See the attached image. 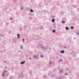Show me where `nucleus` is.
<instances>
[{"label": "nucleus", "mask_w": 79, "mask_h": 79, "mask_svg": "<svg viewBox=\"0 0 79 79\" xmlns=\"http://www.w3.org/2000/svg\"><path fill=\"white\" fill-rule=\"evenodd\" d=\"M8 71L7 70H5V73H6V72H7Z\"/></svg>", "instance_id": "obj_38"}, {"label": "nucleus", "mask_w": 79, "mask_h": 79, "mask_svg": "<svg viewBox=\"0 0 79 79\" xmlns=\"http://www.w3.org/2000/svg\"><path fill=\"white\" fill-rule=\"evenodd\" d=\"M40 57H41V58H44V56H43V55H41Z\"/></svg>", "instance_id": "obj_20"}, {"label": "nucleus", "mask_w": 79, "mask_h": 79, "mask_svg": "<svg viewBox=\"0 0 79 79\" xmlns=\"http://www.w3.org/2000/svg\"><path fill=\"white\" fill-rule=\"evenodd\" d=\"M27 43H29V41H27Z\"/></svg>", "instance_id": "obj_48"}, {"label": "nucleus", "mask_w": 79, "mask_h": 79, "mask_svg": "<svg viewBox=\"0 0 79 79\" xmlns=\"http://www.w3.org/2000/svg\"><path fill=\"white\" fill-rule=\"evenodd\" d=\"M30 11L31 13H32V12H34V11H33V10H32V9H30Z\"/></svg>", "instance_id": "obj_18"}, {"label": "nucleus", "mask_w": 79, "mask_h": 79, "mask_svg": "<svg viewBox=\"0 0 79 79\" xmlns=\"http://www.w3.org/2000/svg\"><path fill=\"white\" fill-rule=\"evenodd\" d=\"M25 63H26V61L24 60L23 61L21 62H20V64H24Z\"/></svg>", "instance_id": "obj_6"}, {"label": "nucleus", "mask_w": 79, "mask_h": 79, "mask_svg": "<svg viewBox=\"0 0 79 79\" xmlns=\"http://www.w3.org/2000/svg\"><path fill=\"white\" fill-rule=\"evenodd\" d=\"M18 77H19V78H21V75L18 76Z\"/></svg>", "instance_id": "obj_34"}, {"label": "nucleus", "mask_w": 79, "mask_h": 79, "mask_svg": "<svg viewBox=\"0 0 79 79\" xmlns=\"http://www.w3.org/2000/svg\"><path fill=\"white\" fill-rule=\"evenodd\" d=\"M74 39H75V40H76V38L74 37Z\"/></svg>", "instance_id": "obj_49"}, {"label": "nucleus", "mask_w": 79, "mask_h": 79, "mask_svg": "<svg viewBox=\"0 0 79 79\" xmlns=\"http://www.w3.org/2000/svg\"><path fill=\"white\" fill-rule=\"evenodd\" d=\"M15 42H16V41H14V43H15Z\"/></svg>", "instance_id": "obj_50"}, {"label": "nucleus", "mask_w": 79, "mask_h": 79, "mask_svg": "<svg viewBox=\"0 0 79 79\" xmlns=\"http://www.w3.org/2000/svg\"><path fill=\"white\" fill-rule=\"evenodd\" d=\"M78 59L79 60V58H78Z\"/></svg>", "instance_id": "obj_63"}, {"label": "nucleus", "mask_w": 79, "mask_h": 79, "mask_svg": "<svg viewBox=\"0 0 79 79\" xmlns=\"http://www.w3.org/2000/svg\"><path fill=\"white\" fill-rule=\"evenodd\" d=\"M61 23L63 24H64V23H66V22H65V21H64L62 20L61 21Z\"/></svg>", "instance_id": "obj_13"}, {"label": "nucleus", "mask_w": 79, "mask_h": 79, "mask_svg": "<svg viewBox=\"0 0 79 79\" xmlns=\"http://www.w3.org/2000/svg\"><path fill=\"white\" fill-rule=\"evenodd\" d=\"M53 25H56V23H54V24H53Z\"/></svg>", "instance_id": "obj_42"}, {"label": "nucleus", "mask_w": 79, "mask_h": 79, "mask_svg": "<svg viewBox=\"0 0 79 79\" xmlns=\"http://www.w3.org/2000/svg\"><path fill=\"white\" fill-rule=\"evenodd\" d=\"M12 73H13V71H12Z\"/></svg>", "instance_id": "obj_55"}, {"label": "nucleus", "mask_w": 79, "mask_h": 79, "mask_svg": "<svg viewBox=\"0 0 79 79\" xmlns=\"http://www.w3.org/2000/svg\"><path fill=\"white\" fill-rule=\"evenodd\" d=\"M49 64H52V62L51 61H50L49 62Z\"/></svg>", "instance_id": "obj_33"}, {"label": "nucleus", "mask_w": 79, "mask_h": 79, "mask_svg": "<svg viewBox=\"0 0 79 79\" xmlns=\"http://www.w3.org/2000/svg\"><path fill=\"white\" fill-rule=\"evenodd\" d=\"M52 32L54 33H55L56 32V30H53L52 31Z\"/></svg>", "instance_id": "obj_14"}, {"label": "nucleus", "mask_w": 79, "mask_h": 79, "mask_svg": "<svg viewBox=\"0 0 79 79\" xmlns=\"http://www.w3.org/2000/svg\"><path fill=\"white\" fill-rule=\"evenodd\" d=\"M57 21H59V20L58 19H57Z\"/></svg>", "instance_id": "obj_44"}, {"label": "nucleus", "mask_w": 79, "mask_h": 79, "mask_svg": "<svg viewBox=\"0 0 79 79\" xmlns=\"http://www.w3.org/2000/svg\"><path fill=\"white\" fill-rule=\"evenodd\" d=\"M76 6H77V7H79V6L77 5H76V6H75V7H74V8H76Z\"/></svg>", "instance_id": "obj_26"}, {"label": "nucleus", "mask_w": 79, "mask_h": 79, "mask_svg": "<svg viewBox=\"0 0 79 79\" xmlns=\"http://www.w3.org/2000/svg\"><path fill=\"white\" fill-rule=\"evenodd\" d=\"M49 2H52V0H50Z\"/></svg>", "instance_id": "obj_46"}, {"label": "nucleus", "mask_w": 79, "mask_h": 79, "mask_svg": "<svg viewBox=\"0 0 79 79\" xmlns=\"http://www.w3.org/2000/svg\"><path fill=\"white\" fill-rule=\"evenodd\" d=\"M48 47L47 46H46L45 47V50H46V49H48Z\"/></svg>", "instance_id": "obj_17"}, {"label": "nucleus", "mask_w": 79, "mask_h": 79, "mask_svg": "<svg viewBox=\"0 0 79 79\" xmlns=\"http://www.w3.org/2000/svg\"><path fill=\"white\" fill-rule=\"evenodd\" d=\"M39 46L40 47V48H42V49H44V46L40 44H39Z\"/></svg>", "instance_id": "obj_2"}, {"label": "nucleus", "mask_w": 79, "mask_h": 79, "mask_svg": "<svg viewBox=\"0 0 79 79\" xmlns=\"http://www.w3.org/2000/svg\"><path fill=\"white\" fill-rule=\"evenodd\" d=\"M13 76L11 75H10L9 77V79H13Z\"/></svg>", "instance_id": "obj_9"}, {"label": "nucleus", "mask_w": 79, "mask_h": 79, "mask_svg": "<svg viewBox=\"0 0 79 79\" xmlns=\"http://www.w3.org/2000/svg\"><path fill=\"white\" fill-rule=\"evenodd\" d=\"M63 69H60V70H59V72L61 74V73H63Z\"/></svg>", "instance_id": "obj_4"}, {"label": "nucleus", "mask_w": 79, "mask_h": 79, "mask_svg": "<svg viewBox=\"0 0 79 79\" xmlns=\"http://www.w3.org/2000/svg\"><path fill=\"white\" fill-rule=\"evenodd\" d=\"M29 59H30V60H31V57H29Z\"/></svg>", "instance_id": "obj_47"}, {"label": "nucleus", "mask_w": 79, "mask_h": 79, "mask_svg": "<svg viewBox=\"0 0 79 79\" xmlns=\"http://www.w3.org/2000/svg\"><path fill=\"white\" fill-rule=\"evenodd\" d=\"M43 26H41V28H43Z\"/></svg>", "instance_id": "obj_40"}, {"label": "nucleus", "mask_w": 79, "mask_h": 79, "mask_svg": "<svg viewBox=\"0 0 79 79\" xmlns=\"http://www.w3.org/2000/svg\"><path fill=\"white\" fill-rule=\"evenodd\" d=\"M17 39H20V35L19 34H17Z\"/></svg>", "instance_id": "obj_7"}, {"label": "nucleus", "mask_w": 79, "mask_h": 79, "mask_svg": "<svg viewBox=\"0 0 79 79\" xmlns=\"http://www.w3.org/2000/svg\"><path fill=\"white\" fill-rule=\"evenodd\" d=\"M4 36V34H3L0 33V37H3Z\"/></svg>", "instance_id": "obj_5"}, {"label": "nucleus", "mask_w": 79, "mask_h": 79, "mask_svg": "<svg viewBox=\"0 0 79 79\" xmlns=\"http://www.w3.org/2000/svg\"><path fill=\"white\" fill-rule=\"evenodd\" d=\"M24 10V8H23V6H21L20 10Z\"/></svg>", "instance_id": "obj_16"}, {"label": "nucleus", "mask_w": 79, "mask_h": 79, "mask_svg": "<svg viewBox=\"0 0 79 79\" xmlns=\"http://www.w3.org/2000/svg\"><path fill=\"white\" fill-rule=\"evenodd\" d=\"M59 61L60 62V61H63V60L61 59H60L59 60Z\"/></svg>", "instance_id": "obj_25"}, {"label": "nucleus", "mask_w": 79, "mask_h": 79, "mask_svg": "<svg viewBox=\"0 0 79 79\" xmlns=\"http://www.w3.org/2000/svg\"><path fill=\"white\" fill-rule=\"evenodd\" d=\"M4 10H5V11H6V10H8V7H6L4 9Z\"/></svg>", "instance_id": "obj_11"}, {"label": "nucleus", "mask_w": 79, "mask_h": 79, "mask_svg": "<svg viewBox=\"0 0 79 79\" xmlns=\"http://www.w3.org/2000/svg\"><path fill=\"white\" fill-rule=\"evenodd\" d=\"M22 40H23V42H24V39L23 38Z\"/></svg>", "instance_id": "obj_32"}, {"label": "nucleus", "mask_w": 79, "mask_h": 79, "mask_svg": "<svg viewBox=\"0 0 79 79\" xmlns=\"http://www.w3.org/2000/svg\"><path fill=\"white\" fill-rule=\"evenodd\" d=\"M43 77H44V78H46V77H47V76L44 75L43 76Z\"/></svg>", "instance_id": "obj_24"}, {"label": "nucleus", "mask_w": 79, "mask_h": 79, "mask_svg": "<svg viewBox=\"0 0 79 79\" xmlns=\"http://www.w3.org/2000/svg\"><path fill=\"white\" fill-rule=\"evenodd\" d=\"M50 58H51H51H52V57H51Z\"/></svg>", "instance_id": "obj_61"}, {"label": "nucleus", "mask_w": 79, "mask_h": 79, "mask_svg": "<svg viewBox=\"0 0 79 79\" xmlns=\"http://www.w3.org/2000/svg\"><path fill=\"white\" fill-rule=\"evenodd\" d=\"M20 76L22 77L21 79H23L24 78V74L23 73L21 72V73Z\"/></svg>", "instance_id": "obj_3"}, {"label": "nucleus", "mask_w": 79, "mask_h": 79, "mask_svg": "<svg viewBox=\"0 0 79 79\" xmlns=\"http://www.w3.org/2000/svg\"><path fill=\"white\" fill-rule=\"evenodd\" d=\"M14 3H16V2H17V1H18V0H14Z\"/></svg>", "instance_id": "obj_23"}, {"label": "nucleus", "mask_w": 79, "mask_h": 79, "mask_svg": "<svg viewBox=\"0 0 79 79\" xmlns=\"http://www.w3.org/2000/svg\"><path fill=\"white\" fill-rule=\"evenodd\" d=\"M4 63H6V61H4Z\"/></svg>", "instance_id": "obj_56"}, {"label": "nucleus", "mask_w": 79, "mask_h": 79, "mask_svg": "<svg viewBox=\"0 0 79 79\" xmlns=\"http://www.w3.org/2000/svg\"><path fill=\"white\" fill-rule=\"evenodd\" d=\"M19 31L20 32L22 31H23V27H21V28H19Z\"/></svg>", "instance_id": "obj_8"}, {"label": "nucleus", "mask_w": 79, "mask_h": 79, "mask_svg": "<svg viewBox=\"0 0 79 79\" xmlns=\"http://www.w3.org/2000/svg\"><path fill=\"white\" fill-rule=\"evenodd\" d=\"M2 74L3 77H5V74L2 73Z\"/></svg>", "instance_id": "obj_21"}, {"label": "nucleus", "mask_w": 79, "mask_h": 79, "mask_svg": "<svg viewBox=\"0 0 79 79\" xmlns=\"http://www.w3.org/2000/svg\"><path fill=\"white\" fill-rule=\"evenodd\" d=\"M19 52H20V51H19Z\"/></svg>", "instance_id": "obj_59"}, {"label": "nucleus", "mask_w": 79, "mask_h": 79, "mask_svg": "<svg viewBox=\"0 0 79 79\" xmlns=\"http://www.w3.org/2000/svg\"><path fill=\"white\" fill-rule=\"evenodd\" d=\"M71 29H74V27H73V26H71Z\"/></svg>", "instance_id": "obj_22"}, {"label": "nucleus", "mask_w": 79, "mask_h": 79, "mask_svg": "<svg viewBox=\"0 0 79 79\" xmlns=\"http://www.w3.org/2000/svg\"><path fill=\"white\" fill-rule=\"evenodd\" d=\"M65 76H66V75H67V76H68V73H65V74L64 75Z\"/></svg>", "instance_id": "obj_29"}, {"label": "nucleus", "mask_w": 79, "mask_h": 79, "mask_svg": "<svg viewBox=\"0 0 79 79\" xmlns=\"http://www.w3.org/2000/svg\"><path fill=\"white\" fill-rule=\"evenodd\" d=\"M58 69H60V68H58Z\"/></svg>", "instance_id": "obj_54"}, {"label": "nucleus", "mask_w": 79, "mask_h": 79, "mask_svg": "<svg viewBox=\"0 0 79 79\" xmlns=\"http://www.w3.org/2000/svg\"><path fill=\"white\" fill-rule=\"evenodd\" d=\"M37 47H39V46H37Z\"/></svg>", "instance_id": "obj_58"}, {"label": "nucleus", "mask_w": 79, "mask_h": 79, "mask_svg": "<svg viewBox=\"0 0 79 79\" xmlns=\"http://www.w3.org/2000/svg\"><path fill=\"white\" fill-rule=\"evenodd\" d=\"M49 2V3H50V1H49V2Z\"/></svg>", "instance_id": "obj_60"}, {"label": "nucleus", "mask_w": 79, "mask_h": 79, "mask_svg": "<svg viewBox=\"0 0 79 79\" xmlns=\"http://www.w3.org/2000/svg\"><path fill=\"white\" fill-rule=\"evenodd\" d=\"M20 47H21V48H23V46L21 45Z\"/></svg>", "instance_id": "obj_30"}, {"label": "nucleus", "mask_w": 79, "mask_h": 79, "mask_svg": "<svg viewBox=\"0 0 79 79\" xmlns=\"http://www.w3.org/2000/svg\"><path fill=\"white\" fill-rule=\"evenodd\" d=\"M44 71H47V69H46L45 68H44Z\"/></svg>", "instance_id": "obj_28"}, {"label": "nucleus", "mask_w": 79, "mask_h": 79, "mask_svg": "<svg viewBox=\"0 0 79 79\" xmlns=\"http://www.w3.org/2000/svg\"><path fill=\"white\" fill-rule=\"evenodd\" d=\"M66 48V47H64V48Z\"/></svg>", "instance_id": "obj_41"}, {"label": "nucleus", "mask_w": 79, "mask_h": 79, "mask_svg": "<svg viewBox=\"0 0 79 79\" xmlns=\"http://www.w3.org/2000/svg\"><path fill=\"white\" fill-rule=\"evenodd\" d=\"M52 23H54L55 22V19H52Z\"/></svg>", "instance_id": "obj_12"}, {"label": "nucleus", "mask_w": 79, "mask_h": 79, "mask_svg": "<svg viewBox=\"0 0 79 79\" xmlns=\"http://www.w3.org/2000/svg\"><path fill=\"white\" fill-rule=\"evenodd\" d=\"M60 13L61 14H62V15H63L64 14V13H63V11H61L60 12Z\"/></svg>", "instance_id": "obj_27"}, {"label": "nucleus", "mask_w": 79, "mask_h": 79, "mask_svg": "<svg viewBox=\"0 0 79 79\" xmlns=\"http://www.w3.org/2000/svg\"><path fill=\"white\" fill-rule=\"evenodd\" d=\"M54 17H55V16H53V17H52V18H54Z\"/></svg>", "instance_id": "obj_53"}, {"label": "nucleus", "mask_w": 79, "mask_h": 79, "mask_svg": "<svg viewBox=\"0 0 79 79\" xmlns=\"http://www.w3.org/2000/svg\"><path fill=\"white\" fill-rule=\"evenodd\" d=\"M74 53V51H72V53H71V54H72V53L73 54V53Z\"/></svg>", "instance_id": "obj_37"}, {"label": "nucleus", "mask_w": 79, "mask_h": 79, "mask_svg": "<svg viewBox=\"0 0 79 79\" xmlns=\"http://www.w3.org/2000/svg\"><path fill=\"white\" fill-rule=\"evenodd\" d=\"M5 70L3 71V72H2V74H5Z\"/></svg>", "instance_id": "obj_31"}, {"label": "nucleus", "mask_w": 79, "mask_h": 79, "mask_svg": "<svg viewBox=\"0 0 79 79\" xmlns=\"http://www.w3.org/2000/svg\"><path fill=\"white\" fill-rule=\"evenodd\" d=\"M61 79V78H58V79Z\"/></svg>", "instance_id": "obj_51"}, {"label": "nucleus", "mask_w": 79, "mask_h": 79, "mask_svg": "<svg viewBox=\"0 0 79 79\" xmlns=\"http://www.w3.org/2000/svg\"><path fill=\"white\" fill-rule=\"evenodd\" d=\"M8 54H9V53H8Z\"/></svg>", "instance_id": "obj_64"}, {"label": "nucleus", "mask_w": 79, "mask_h": 79, "mask_svg": "<svg viewBox=\"0 0 79 79\" xmlns=\"http://www.w3.org/2000/svg\"><path fill=\"white\" fill-rule=\"evenodd\" d=\"M0 40H2V38H0Z\"/></svg>", "instance_id": "obj_39"}, {"label": "nucleus", "mask_w": 79, "mask_h": 79, "mask_svg": "<svg viewBox=\"0 0 79 79\" xmlns=\"http://www.w3.org/2000/svg\"><path fill=\"white\" fill-rule=\"evenodd\" d=\"M6 24H7V25H8V24H9V23H6Z\"/></svg>", "instance_id": "obj_35"}, {"label": "nucleus", "mask_w": 79, "mask_h": 79, "mask_svg": "<svg viewBox=\"0 0 79 79\" xmlns=\"http://www.w3.org/2000/svg\"><path fill=\"white\" fill-rule=\"evenodd\" d=\"M67 71L68 70H69V69H66Z\"/></svg>", "instance_id": "obj_52"}, {"label": "nucleus", "mask_w": 79, "mask_h": 79, "mask_svg": "<svg viewBox=\"0 0 79 79\" xmlns=\"http://www.w3.org/2000/svg\"><path fill=\"white\" fill-rule=\"evenodd\" d=\"M33 58H35V59H39V57L38 56H37L35 55H33Z\"/></svg>", "instance_id": "obj_1"}, {"label": "nucleus", "mask_w": 79, "mask_h": 79, "mask_svg": "<svg viewBox=\"0 0 79 79\" xmlns=\"http://www.w3.org/2000/svg\"><path fill=\"white\" fill-rule=\"evenodd\" d=\"M10 20H12V19H13L12 18V17H11L10 18Z\"/></svg>", "instance_id": "obj_36"}, {"label": "nucleus", "mask_w": 79, "mask_h": 79, "mask_svg": "<svg viewBox=\"0 0 79 79\" xmlns=\"http://www.w3.org/2000/svg\"><path fill=\"white\" fill-rule=\"evenodd\" d=\"M38 36H38V35H36V36H37V37H38Z\"/></svg>", "instance_id": "obj_57"}, {"label": "nucleus", "mask_w": 79, "mask_h": 79, "mask_svg": "<svg viewBox=\"0 0 79 79\" xmlns=\"http://www.w3.org/2000/svg\"><path fill=\"white\" fill-rule=\"evenodd\" d=\"M60 52L61 53H64V50H61L60 51Z\"/></svg>", "instance_id": "obj_10"}, {"label": "nucleus", "mask_w": 79, "mask_h": 79, "mask_svg": "<svg viewBox=\"0 0 79 79\" xmlns=\"http://www.w3.org/2000/svg\"><path fill=\"white\" fill-rule=\"evenodd\" d=\"M65 29H66V30H67V31H68V30H69V27H65Z\"/></svg>", "instance_id": "obj_15"}, {"label": "nucleus", "mask_w": 79, "mask_h": 79, "mask_svg": "<svg viewBox=\"0 0 79 79\" xmlns=\"http://www.w3.org/2000/svg\"><path fill=\"white\" fill-rule=\"evenodd\" d=\"M73 57H74V54H73Z\"/></svg>", "instance_id": "obj_45"}, {"label": "nucleus", "mask_w": 79, "mask_h": 79, "mask_svg": "<svg viewBox=\"0 0 79 79\" xmlns=\"http://www.w3.org/2000/svg\"><path fill=\"white\" fill-rule=\"evenodd\" d=\"M36 79H38V77H36Z\"/></svg>", "instance_id": "obj_43"}, {"label": "nucleus", "mask_w": 79, "mask_h": 79, "mask_svg": "<svg viewBox=\"0 0 79 79\" xmlns=\"http://www.w3.org/2000/svg\"><path fill=\"white\" fill-rule=\"evenodd\" d=\"M77 35L79 36V31H77Z\"/></svg>", "instance_id": "obj_19"}, {"label": "nucleus", "mask_w": 79, "mask_h": 79, "mask_svg": "<svg viewBox=\"0 0 79 79\" xmlns=\"http://www.w3.org/2000/svg\"><path fill=\"white\" fill-rule=\"evenodd\" d=\"M50 75V74H48V75L49 76Z\"/></svg>", "instance_id": "obj_62"}]
</instances>
